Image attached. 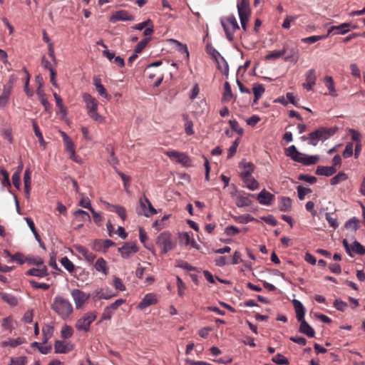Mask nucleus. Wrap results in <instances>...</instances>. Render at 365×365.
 Listing matches in <instances>:
<instances>
[{
    "mask_svg": "<svg viewBox=\"0 0 365 365\" xmlns=\"http://www.w3.org/2000/svg\"><path fill=\"white\" fill-rule=\"evenodd\" d=\"M336 128L321 127L317 130L311 132L308 136H302L300 139L302 141L308 140V143L309 145L316 146L320 140L325 141L333 136L336 133Z\"/></svg>",
    "mask_w": 365,
    "mask_h": 365,
    "instance_id": "nucleus-1",
    "label": "nucleus"
},
{
    "mask_svg": "<svg viewBox=\"0 0 365 365\" xmlns=\"http://www.w3.org/2000/svg\"><path fill=\"white\" fill-rule=\"evenodd\" d=\"M51 309L63 319H67L73 312V306L68 299L61 296H56Z\"/></svg>",
    "mask_w": 365,
    "mask_h": 365,
    "instance_id": "nucleus-2",
    "label": "nucleus"
},
{
    "mask_svg": "<svg viewBox=\"0 0 365 365\" xmlns=\"http://www.w3.org/2000/svg\"><path fill=\"white\" fill-rule=\"evenodd\" d=\"M83 99L86 103L88 116L98 123H103L104 118L98 113V102L89 93L83 94Z\"/></svg>",
    "mask_w": 365,
    "mask_h": 365,
    "instance_id": "nucleus-3",
    "label": "nucleus"
},
{
    "mask_svg": "<svg viewBox=\"0 0 365 365\" xmlns=\"http://www.w3.org/2000/svg\"><path fill=\"white\" fill-rule=\"evenodd\" d=\"M157 246L160 249V255H165L172 250L175 243L173 240L172 234L168 231L160 233L155 240Z\"/></svg>",
    "mask_w": 365,
    "mask_h": 365,
    "instance_id": "nucleus-4",
    "label": "nucleus"
},
{
    "mask_svg": "<svg viewBox=\"0 0 365 365\" xmlns=\"http://www.w3.org/2000/svg\"><path fill=\"white\" fill-rule=\"evenodd\" d=\"M220 23L227 40L232 41L234 39V33L239 29V25L236 18L233 15L222 17L220 19Z\"/></svg>",
    "mask_w": 365,
    "mask_h": 365,
    "instance_id": "nucleus-5",
    "label": "nucleus"
},
{
    "mask_svg": "<svg viewBox=\"0 0 365 365\" xmlns=\"http://www.w3.org/2000/svg\"><path fill=\"white\" fill-rule=\"evenodd\" d=\"M237 7L242 28L245 31L250 14L249 3L247 0H238Z\"/></svg>",
    "mask_w": 365,
    "mask_h": 365,
    "instance_id": "nucleus-6",
    "label": "nucleus"
},
{
    "mask_svg": "<svg viewBox=\"0 0 365 365\" xmlns=\"http://www.w3.org/2000/svg\"><path fill=\"white\" fill-rule=\"evenodd\" d=\"M97 314L96 312H90L86 313L82 317L78 319L76 323V328L78 331L87 332L90 329V326L96 319Z\"/></svg>",
    "mask_w": 365,
    "mask_h": 365,
    "instance_id": "nucleus-7",
    "label": "nucleus"
},
{
    "mask_svg": "<svg viewBox=\"0 0 365 365\" xmlns=\"http://www.w3.org/2000/svg\"><path fill=\"white\" fill-rule=\"evenodd\" d=\"M165 155L171 160H175L183 166L189 167L191 165L190 158L184 153L176 150H169L165 153Z\"/></svg>",
    "mask_w": 365,
    "mask_h": 365,
    "instance_id": "nucleus-8",
    "label": "nucleus"
},
{
    "mask_svg": "<svg viewBox=\"0 0 365 365\" xmlns=\"http://www.w3.org/2000/svg\"><path fill=\"white\" fill-rule=\"evenodd\" d=\"M343 245L345 248L346 253L352 257L351 252H354L358 255H364L365 254V247L361 245L358 241L354 240L352 245L350 246L348 243V241L344 239L343 240Z\"/></svg>",
    "mask_w": 365,
    "mask_h": 365,
    "instance_id": "nucleus-9",
    "label": "nucleus"
},
{
    "mask_svg": "<svg viewBox=\"0 0 365 365\" xmlns=\"http://www.w3.org/2000/svg\"><path fill=\"white\" fill-rule=\"evenodd\" d=\"M123 258H129L131 255L138 252V248L135 242H127L121 247L118 248Z\"/></svg>",
    "mask_w": 365,
    "mask_h": 365,
    "instance_id": "nucleus-10",
    "label": "nucleus"
},
{
    "mask_svg": "<svg viewBox=\"0 0 365 365\" xmlns=\"http://www.w3.org/2000/svg\"><path fill=\"white\" fill-rule=\"evenodd\" d=\"M142 214L145 217H150L157 214V210L152 205L150 201L145 197H140L139 200Z\"/></svg>",
    "mask_w": 365,
    "mask_h": 365,
    "instance_id": "nucleus-11",
    "label": "nucleus"
},
{
    "mask_svg": "<svg viewBox=\"0 0 365 365\" xmlns=\"http://www.w3.org/2000/svg\"><path fill=\"white\" fill-rule=\"evenodd\" d=\"M71 296L74 300L76 308H80L90 297L89 294H87L78 289L72 290Z\"/></svg>",
    "mask_w": 365,
    "mask_h": 365,
    "instance_id": "nucleus-12",
    "label": "nucleus"
},
{
    "mask_svg": "<svg viewBox=\"0 0 365 365\" xmlns=\"http://www.w3.org/2000/svg\"><path fill=\"white\" fill-rule=\"evenodd\" d=\"M116 296L109 288H100L95 290L93 293V298L94 300L98 299H110V298Z\"/></svg>",
    "mask_w": 365,
    "mask_h": 365,
    "instance_id": "nucleus-13",
    "label": "nucleus"
},
{
    "mask_svg": "<svg viewBox=\"0 0 365 365\" xmlns=\"http://www.w3.org/2000/svg\"><path fill=\"white\" fill-rule=\"evenodd\" d=\"M158 302L156 295L154 293H148L144 296L142 301L138 304L137 308L143 310L146 307L155 304Z\"/></svg>",
    "mask_w": 365,
    "mask_h": 365,
    "instance_id": "nucleus-14",
    "label": "nucleus"
},
{
    "mask_svg": "<svg viewBox=\"0 0 365 365\" xmlns=\"http://www.w3.org/2000/svg\"><path fill=\"white\" fill-rule=\"evenodd\" d=\"M74 249L81 254L88 263L91 264L96 259V255L87 248L81 245H74Z\"/></svg>",
    "mask_w": 365,
    "mask_h": 365,
    "instance_id": "nucleus-15",
    "label": "nucleus"
},
{
    "mask_svg": "<svg viewBox=\"0 0 365 365\" xmlns=\"http://www.w3.org/2000/svg\"><path fill=\"white\" fill-rule=\"evenodd\" d=\"M316 81L315 70L310 69L306 73V83H303V87L307 91H311L316 84Z\"/></svg>",
    "mask_w": 365,
    "mask_h": 365,
    "instance_id": "nucleus-16",
    "label": "nucleus"
},
{
    "mask_svg": "<svg viewBox=\"0 0 365 365\" xmlns=\"http://www.w3.org/2000/svg\"><path fill=\"white\" fill-rule=\"evenodd\" d=\"M274 198V195L267 191L265 189H263L257 197V200L261 205H269L272 203V201Z\"/></svg>",
    "mask_w": 365,
    "mask_h": 365,
    "instance_id": "nucleus-17",
    "label": "nucleus"
},
{
    "mask_svg": "<svg viewBox=\"0 0 365 365\" xmlns=\"http://www.w3.org/2000/svg\"><path fill=\"white\" fill-rule=\"evenodd\" d=\"M133 16L130 15L128 11L125 10H120L116 11L113 16L110 17V21L111 22H116L118 21H133Z\"/></svg>",
    "mask_w": 365,
    "mask_h": 365,
    "instance_id": "nucleus-18",
    "label": "nucleus"
},
{
    "mask_svg": "<svg viewBox=\"0 0 365 365\" xmlns=\"http://www.w3.org/2000/svg\"><path fill=\"white\" fill-rule=\"evenodd\" d=\"M73 348L71 343H65L62 341L57 340L55 341L54 349L56 354H66L71 351Z\"/></svg>",
    "mask_w": 365,
    "mask_h": 365,
    "instance_id": "nucleus-19",
    "label": "nucleus"
},
{
    "mask_svg": "<svg viewBox=\"0 0 365 365\" xmlns=\"http://www.w3.org/2000/svg\"><path fill=\"white\" fill-rule=\"evenodd\" d=\"M292 303L295 309L297 319L299 322L305 320L304 316L306 309L302 303L298 299H294Z\"/></svg>",
    "mask_w": 365,
    "mask_h": 365,
    "instance_id": "nucleus-20",
    "label": "nucleus"
},
{
    "mask_svg": "<svg viewBox=\"0 0 365 365\" xmlns=\"http://www.w3.org/2000/svg\"><path fill=\"white\" fill-rule=\"evenodd\" d=\"M93 85L95 86L98 93L107 100H110L111 98L110 96L108 94L106 89L101 83V79L95 76L93 78Z\"/></svg>",
    "mask_w": 365,
    "mask_h": 365,
    "instance_id": "nucleus-21",
    "label": "nucleus"
},
{
    "mask_svg": "<svg viewBox=\"0 0 365 365\" xmlns=\"http://www.w3.org/2000/svg\"><path fill=\"white\" fill-rule=\"evenodd\" d=\"M319 160V155H309L302 153L298 163L304 165H312L316 164Z\"/></svg>",
    "mask_w": 365,
    "mask_h": 365,
    "instance_id": "nucleus-22",
    "label": "nucleus"
},
{
    "mask_svg": "<svg viewBox=\"0 0 365 365\" xmlns=\"http://www.w3.org/2000/svg\"><path fill=\"white\" fill-rule=\"evenodd\" d=\"M350 23H343L339 26H332L329 29V34L336 31V34L344 35L350 31Z\"/></svg>",
    "mask_w": 365,
    "mask_h": 365,
    "instance_id": "nucleus-23",
    "label": "nucleus"
},
{
    "mask_svg": "<svg viewBox=\"0 0 365 365\" xmlns=\"http://www.w3.org/2000/svg\"><path fill=\"white\" fill-rule=\"evenodd\" d=\"M299 331L307 335L308 337H314L315 334L314 329L307 323L306 320L300 322Z\"/></svg>",
    "mask_w": 365,
    "mask_h": 365,
    "instance_id": "nucleus-24",
    "label": "nucleus"
},
{
    "mask_svg": "<svg viewBox=\"0 0 365 365\" xmlns=\"http://www.w3.org/2000/svg\"><path fill=\"white\" fill-rule=\"evenodd\" d=\"M26 342V340L24 337H18L16 339H9L6 341H3L1 342V346L6 347L10 346L12 348H15L21 344H23Z\"/></svg>",
    "mask_w": 365,
    "mask_h": 365,
    "instance_id": "nucleus-25",
    "label": "nucleus"
},
{
    "mask_svg": "<svg viewBox=\"0 0 365 365\" xmlns=\"http://www.w3.org/2000/svg\"><path fill=\"white\" fill-rule=\"evenodd\" d=\"M336 172V169L334 166H318L316 170V174L329 177Z\"/></svg>",
    "mask_w": 365,
    "mask_h": 365,
    "instance_id": "nucleus-26",
    "label": "nucleus"
},
{
    "mask_svg": "<svg viewBox=\"0 0 365 365\" xmlns=\"http://www.w3.org/2000/svg\"><path fill=\"white\" fill-rule=\"evenodd\" d=\"M325 86L329 91V95L336 97L338 96L336 90L335 88L334 79L330 76H326L324 78Z\"/></svg>",
    "mask_w": 365,
    "mask_h": 365,
    "instance_id": "nucleus-27",
    "label": "nucleus"
},
{
    "mask_svg": "<svg viewBox=\"0 0 365 365\" xmlns=\"http://www.w3.org/2000/svg\"><path fill=\"white\" fill-rule=\"evenodd\" d=\"M96 270L98 272L103 273L104 275L108 274V267L106 261L103 258H98L94 264Z\"/></svg>",
    "mask_w": 365,
    "mask_h": 365,
    "instance_id": "nucleus-28",
    "label": "nucleus"
},
{
    "mask_svg": "<svg viewBox=\"0 0 365 365\" xmlns=\"http://www.w3.org/2000/svg\"><path fill=\"white\" fill-rule=\"evenodd\" d=\"M27 275L43 277L48 275V271L46 266L37 267V268L30 269L26 272Z\"/></svg>",
    "mask_w": 365,
    "mask_h": 365,
    "instance_id": "nucleus-29",
    "label": "nucleus"
},
{
    "mask_svg": "<svg viewBox=\"0 0 365 365\" xmlns=\"http://www.w3.org/2000/svg\"><path fill=\"white\" fill-rule=\"evenodd\" d=\"M302 154V153L297 150L295 145H291L285 150V155L297 163L299 162Z\"/></svg>",
    "mask_w": 365,
    "mask_h": 365,
    "instance_id": "nucleus-30",
    "label": "nucleus"
},
{
    "mask_svg": "<svg viewBox=\"0 0 365 365\" xmlns=\"http://www.w3.org/2000/svg\"><path fill=\"white\" fill-rule=\"evenodd\" d=\"M139 239L141 243H143L146 249L150 251L153 255L155 254V250L152 244L146 245L145 242L148 240V235L145 231L140 227L139 229Z\"/></svg>",
    "mask_w": 365,
    "mask_h": 365,
    "instance_id": "nucleus-31",
    "label": "nucleus"
},
{
    "mask_svg": "<svg viewBox=\"0 0 365 365\" xmlns=\"http://www.w3.org/2000/svg\"><path fill=\"white\" fill-rule=\"evenodd\" d=\"M0 297L4 302L12 307L16 306L19 303L18 299L11 294L1 292Z\"/></svg>",
    "mask_w": 365,
    "mask_h": 365,
    "instance_id": "nucleus-32",
    "label": "nucleus"
},
{
    "mask_svg": "<svg viewBox=\"0 0 365 365\" xmlns=\"http://www.w3.org/2000/svg\"><path fill=\"white\" fill-rule=\"evenodd\" d=\"M11 93V87H4L2 93L0 96V108H4L6 106Z\"/></svg>",
    "mask_w": 365,
    "mask_h": 365,
    "instance_id": "nucleus-33",
    "label": "nucleus"
},
{
    "mask_svg": "<svg viewBox=\"0 0 365 365\" xmlns=\"http://www.w3.org/2000/svg\"><path fill=\"white\" fill-rule=\"evenodd\" d=\"M36 94L41 104L44 107V110L46 112L49 111L51 105L46 98V95L43 89H36Z\"/></svg>",
    "mask_w": 365,
    "mask_h": 365,
    "instance_id": "nucleus-34",
    "label": "nucleus"
},
{
    "mask_svg": "<svg viewBox=\"0 0 365 365\" xmlns=\"http://www.w3.org/2000/svg\"><path fill=\"white\" fill-rule=\"evenodd\" d=\"M292 207V200L288 197H282L279 203V209L282 212H288Z\"/></svg>",
    "mask_w": 365,
    "mask_h": 365,
    "instance_id": "nucleus-35",
    "label": "nucleus"
},
{
    "mask_svg": "<svg viewBox=\"0 0 365 365\" xmlns=\"http://www.w3.org/2000/svg\"><path fill=\"white\" fill-rule=\"evenodd\" d=\"M252 91L255 96L254 103H256L264 93V88L262 84L255 83L253 85Z\"/></svg>",
    "mask_w": 365,
    "mask_h": 365,
    "instance_id": "nucleus-36",
    "label": "nucleus"
},
{
    "mask_svg": "<svg viewBox=\"0 0 365 365\" xmlns=\"http://www.w3.org/2000/svg\"><path fill=\"white\" fill-rule=\"evenodd\" d=\"M43 343L46 344L51 338L53 333V327L51 325H46L42 329Z\"/></svg>",
    "mask_w": 365,
    "mask_h": 365,
    "instance_id": "nucleus-37",
    "label": "nucleus"
},
{
    "mask_svg": "<svg viewBox=\"0 0 365 365\" xmlns=\"http://www.w3.org/2000/svg\"><path fill=\"white\" fill-rule=\"evenodd\" d=\"M242 165L244 168V170L240 173V177L242 179V180H245L246 178H250L252 176V163H241L240 165Z\"/></svg>",
    "mask_w": 365,
    "mask_h": 365,
    "instance_id": "nucleus-38",
    "label": "nucleus"
},
{
    "mask_svg": "<svg viewBox=\"0 0 365 365\" xmlns=\"http://www.w3.org/2000/svg\"><path fill=\"white\" fill-rule=\"evenodd\" d=\"M106 150L110 153V157L108 159V163L110 165H112L115 170L118 169L116 166L118 165L119 162H118V158L115 156V153H114V150H113V148L111 146L108 145L106 148Z\"/></svg>",
    "mask_w": 365,
    "mask_h": 365,
    "instance_id": "nucleus-39",
    "label": "nucleus"
},
{
    "mask_svg": "<svg viewBox=\"0 0 365 365\" xmlns=\"http://www.w3.org/2000/svg\"><path fill=\"white\" fill-rule=\"evenodd\" d=\"M251 203V200L247 196L238 195L236 197V205L238 207H247L250 206Z\"/></svg>",
    "mask_w": 365,
    "mask_h": 365,
    "instance_id": "nucleus-40",
    "label": "nucleus"
},
{
    "mask_svg": "<svg viewBox=\"0 0 365 365\" xmlns=\"http://www.w3.org/2000/svg\"><path fill=\"white\" fill-rule=\"evenodd\" d=\"M286 52V48L284 47L282 50H275L265 56V59L268 61H274L282 56Z\"/></svg>",
    "mask_w": 365,
    "mask_h": 365,
    "instance_id": "nucleus-41",
    "label": "nucleus"
},
{
    "mask_svg": "<svg viewBox=\"0 0 365 365\" xmlns=\"http://www.w3.org/2000/svg\"><path fill=\"white\" fill-rule=\"evenodd\" d=\"M347 178L348 176L345 173L339 172L331 179L330 183L331 185H336L343 181H345Z\"/></svg>",
    "mask_w": 365,
    "mask_h": 365,
    "instance_id": "nucleus-42",
    "label": "nucleus"
},
{
    "mask_svg": "<svg viewBox=\"0 0 365 365\" xmlns=\"http://www.w3.org/2000/svg\"><path fill=\"white\" fill-rule=\"evenodd\" d=\"M243 182H245L246 187L250 190H255L259 187V183L254 178H252V176L246 178L243 180Z\"/></svg>",
    "mask_w": 365,
    "mask_h": 365,
    "instance_id": "nucleus-43",
    "label": "nucleus"
},
{
    "mask_svg": "<svg viewBox=\"0 0 365 365\" xmlns=\"http://www.w3.org/2000/svg\"><path fill=\"white\" fill-rule=\"evenodd\" d=\"M237 222L241 224H247L250 222L257 221L255 217L249 214L242 215L235 217Z\"/></svg>",
    "mask_w": 365,
    "mask_h": 365,
    "instance_id": "nucleus-44",
    "label": "nucleus"
},
{
    "mask_svg": "<svg viewBox=\"0 0 365 365\" xmlns=\"http://www.w3.org/2000/svg\"><path fill=\"white\" fill-rule=\"evenodd\" d=\"M73 334V330L72 327L69 325L64 324L61 330V336L63 339H68L70 338Z\"/></svg>",
    "mask_w": 365,
    "mask_h": 365,
    "instance_id": "nucleus-45",
    "label": "nucleus"
},
{
    "mask_svg": "<svg viewBox=\"0 0 365 365\" xmlns=\"http://www.w3.org/2000/svg\"><path fill=\"white\" fill-rule=\"evenodd\" d=\"M33 128H34V133H35L36 136L38 138L40 144L41 145H43V147H45L46 143L43 139L42 133L41 132L37 123L34 120L33 121Z\"/></svg>",
    "mask_w": 365,
    "mask_h": 365,
    "instance_id": "nucleus-46",
    "label": "nucleus"
},
{
    "mask_svg": "<svg viewBox=\"0 0 365 365\" xmlns=\"http://www.w3.org/2000/svg\"><path fill=\"white\" fill-rule=\"evenodd\" d=\"M272 361L278 365H287L289 364V360L284 356L281 354H277L272 357Z\"/></svg>",
    "mask_w": 365,
    "mask_h": 365,
    "instance_id": "nucleus-47",
    "label": "nucleus"
},
{
    "mask_svg": "<svg viewBox=\"0 0 365 365\" xmlns=\"http://www.w3.org/2000/svg\"><path fill=\"white\" fill-rule=\"evenodd\" d=\"M61 264L69 272H72L74 270L73 263L67 257L61 258Z\"/></svg>",
    "mask_w": 365,
    "mask_h": 365,
    "instance_id": "nucleus-48",
    "label": "nucleus"
},
{
    "mask_svg": "<svg viewBox=\"0 0 365 365\" xmlns=\"http://www.w3.org/2000/svg\"><path fill=\"white\" fill-rule=\"evenodd\" d=\"M0 173L1 175V177L0 178V180L1 181V183L4 186L10 187L11 186V182L9 180V173L4 168H0Z\"/></svg>",
    "mask_w": 365,
    "mask_h": 365,
    "instance_id": "nucleus-49",
    "label": "nucleus"
},
{
    "mask_svg": "<svg viewBox=\"0 0 365 365\" xmlns=\"http://www.w3.org/2000/svg\"><path fill=\"white\" fill-rule=\"evenodd\" d=\"M115 172L118 173V175L120 177V178L123 181V185H124L125 190H126V192H128V189L130 185V178L129 176L125 175L123 173L120 172L118 169H115Z\"/></svg>",
    "mask_w": 365,
    "mask_h": 365,
    "instance_id": "nucleus-50",
    "label": "nucleus"
},
{
    "mask_svg": "<svg viewBox=\"0 0 365 365\" xmlns=\"http://www.w3.org/2000/svg\"><path fill=\"white\" fill-rule=\"evenodd\" d=\"M74 215L76 217L79 218L80 220L83 221V222L91 220V217H90L89 214L86 211H84L83 210H76L74 212Z\"/></svg>",
    "mask_w": 365,
    "mask_h": 365,
    "instance_id": "nucleus-51",
    "label": "nucleus"
},
{
    "mask_svg": "<svg viewBox=\"0 0 365 365\" xmlns=\"http://www.w3.org/2000/svg\"><path fill=\"white\" fill-rule=\"evenodd\" d=\"M150 40V37H148V38H145L142 39L140 41H139L135 47V50H134L135 53H140L143 50V48L147 46V44L148 43Z\"/></svg>",
    "mask_w": 365,
    "mask_h": 365,
    "instance_id": "nucleus-52",
    "label": "nucleus"
},
{
    "mask_svg": "<svg viewBox=\"0 0 365 365\" xmlns=\"http://www.w3.org/2000/svg\"><path fill=\"white\" fill-rule=\"evenodd\" d=\"M232 98V93L230 85L228 82L225 83V92L223 94V100L225 101H230Z\"/></svg>",
    "mask_w": 365,
    "mask_h": 365,
    "instance_id": "nucleus-53",
    "label": "nucleus"
},
{
    "mask_svg": "<svg viewBox=\"0 0 365 365\" xmlns=\"http://www.w3.org/2000/svg\"><path fill=\"white\" fill-rule=\"evenodd\" d=\"M345 227L356 230L359 227V220L356 217L351 218L345 223Z\"/></svg>",
    "mask_w": 365,
    "mask_h": 365,
    "instance_id": "nucleus-54",
    "label": "nucleus"
},
{
    "mask_svg": "<svg viewBox=\"0 0 365 365\" xmlns=\"http://www.w3.org/2000/svg\"><path fill=\"white\" fill-rule=\"evenodd\" d=\"M229 124L233 131L237 132L240 135L243 133V129L240 126L238 122L235 119L230 120Z\"/></svg>",
    "mask_w": 365,
    "mask_h": 365,
    "instance_id": "nucleus-55",
    "label": "nucleus"
},
{
    "mask_svg": "<svg viewBox=\"0 0 365 365\" xmlns=\"http://www.w3.org/2000/svg\"><path fill=\"white\" fill-rule=\"evenodd\" d=\"M334 307L340 312H344L348 307L347 303L341 299H336L334 302Z\"/></svg>",
    "mask_w": 365,
    "mask_h": 365,
    "instance_id": "nucleus-56",
    "label": "nucleus"
},
{
    "mask_svg": "<svg viewBox=\"0 0 365 365\" xmlns=\"http://www.w3.org/2000/svg\"><path fill=\"white\" fill-rule=\"evenodd\" d=\"M349 133L351 135V138L353 141L356 142V143H361V134L358 130L350 128L349 129Z\"/></svg>",
    "mask_w": 365,
    "mask_h": 365,
    "instance_id": "nucleus-57",
    "label": "nucleus"
},
{
    "mask_svg": "<svg viewBox=\"0 0 365 365\" xmlns=\"http://www.w3.org/2000/svg\"><path fill=\"white\" fill-rule=\"evenodd\" d=\"M113 211L115 212L123 220H125L127 216L126 210L123 207L119 205H113Z\"/></svg>",
    "mask_w": 365,
    "mask_h": 365,
    "instance_id": "nucleus-58",
    "label": "nucleus"
},
{
    "mask_svg": "<svg viewBox=\"0 0 365 365\" xmlns=\"http://www.w3.org/2000/svg\"><path fill=\"white\" fill-rule=\"evenodd\" d=\"M14 322L11 317L4 318L2 320V327L4 330H11L14 328Z\"/></svg>",
    "mask_w": 365,
    "mask_h": 365,
    "instance_id": "nucleus-59",
    "label": "nucleus"
},
{
    "mask_svg": "<svg viewBox=\"0 0 365 365\" xmlns=\"http://www.w3.org/2000/svg\"><path fill=\"white\" fill-rule=\"evenodd\" d=\"M325 218L330 227L333 228H336L339 226L336 218L333 217L331 213L327 212L325 214Z\"/></svg>",
    "mask_w": 365,
    "mask_h": 365,
    "instance_id": "nucleus-60",
    "label": "nucleus"
},
{
    "mask_svg": "<svg viewBox=\"0 0 365 365\" xmlns=\"http://www.w3.org/2000/svg\"><path fill=\"white\" fill-rule=\"evenodd\" d=\"M177 281V287H178V293L179 296L182 297L184 295V291L186 288L185 283L182 282V280L180 279V277H176Z\"/></svg>",
    "mask_w": 365,
    "mask_h": 365,
    "instance_id": "nucleus-61",
    "label": "nucleus"
},
{
    "mask_svg": "<svg viewBox=\"0 0 365 365\" xmlns=\"http://www.w3.org/2000/svg\"><path fill=\"white\" fill-rule=\"evenodd\" d=\"M26 357L19 356L16 358H11L10 364L9 365H26Z\"/></svg>",
    "mask_w": 365,
    "mask_h": 365,
    "instance_id": "nucleus-62",
    "label": "nucleus"
},
{
    "mask_svg": "<svg viewBox=\"0 0 365 365\" xmlns=\"http://www.w3.org/2000/svg\"><path fill=\"white\" fill-rule=\"evenodd\" d=\"M297 192H298V197L300 200H302L304 199V196L307 194L311 192V190L309 188L304 187L301 185H299L297 188Z\"/></svg>",
    "mask_w": 365,
    "mask_h": 365,
    "instance_id": "nucleus-63",
    "label": "nucleus"
},
{
    "mask_svg": "<svg viewBox=\"0 0 365 365\" xmlns=\"http://www.w3.org/2000/svg\"><path fill=\"white\" fill-rule=\"evenodd\" d=\"M63 143L66 146V150L70 153V155H72V156L74 157L75 156V146H74V144H73L72 140L70 138Z\"/></svg>",
    "mask_w": 365,
    "mask_h": 365,
    "instance_id": "nucleus-64",
    "label": "nucleus"
}]
</instances>
